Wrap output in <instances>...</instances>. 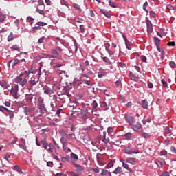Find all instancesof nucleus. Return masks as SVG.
<instances>
[{"label":"nucleus","mask_w":176,"mask_h":176,"mask_svg":"<svg viewBox=\"0 0 176 176\" xmlns=\"http://www.w3.org/2000/svg\"><path fill=\"white\" fill-rule=\"evenodd\" d=\"M122 38L124 41V42H129V40H127V37L126 36V34L124 33H122Z\"/></svg>","instance_id":"47"},{"label":"nucleus","mask_w":176,"mask_h":176,"mask_svg":"<svg viewBox=\"0 0 176 176\" xmlns=\"http://www.w3.org/2000/svg\"><path fill=\"white\" fill-rule=\"evenodd\" d=\"M73 8H74V9H76V10H78V12H82V8H80V6H79L78 4L74 3Z\"/></svg>","instance_id":"18"},{"label":"nucleus","mask_w":176,"mask_h":176,"mask_svg":"<svg viewBox=\"0 0 176 176\" xmlns=\"http://www.w3.org/2000/svg\"><path fill=\"white\" fill-rule=\"evenodd\" d=\"M80 30L82 34L85 33V27L83 26V25H80Z\"/></svg>","instance_id":"45"},{"label":"nucleus","mask_w":176,"mask_h":176,"mask_svg":"<svg viewBox=\"0 0 176 176\" xmlns=\"http://www.w3.org/2000/svg\"><path fill=\"white\" fill-rule=\"evenodd\" d=\"M167 46H175V43L174 41H169L167 43Z\"/></svg>","instance_id":"46"},{"label":"nucleus","mask_w":176,"mask_h":176,"mask_svg":"<svg viewBox=\"0 0 176 176\" xmlns=\"http://www.w3.org/2000/svg\"><path fill=\"white\" fill-rule=\"evenodd\" d=\"M132 135H133V134H131V133H130V132H129V133H125V134L124 135V136L125 137V138H126V140L130 139Z\"/></svg>","instance_id":"32"},{"label":"nucleus","mask_w":176,"mask_h":176,"mask_svg":"<svg viewBox=\"0 0 176 176\" xmlns=\"http://www.w3.org/2000/svg\"><path fill=\"white\" fill-rule=\"evenodd\" d=\"M124 119L126 122L129 124V126H132L134 123H135V118L129 116V115H125Z\"/></svg>","instance_id":"2"},{"label":"nucleus","mask_w":176,"mask_h":176,"mask_svg":"<svg viewBox=\"0 0 176 176\" xmlns=\"http://www.w3.org/2000/svg\"><path fill=\"white\" fill-rule=\"evenodd\" d=\"M166 9H168V10H173V6H171L170 4L167 5Z\"/></svg>","instance_id":"62"},{"label":"nucleus","mask_w":176,"mask_h":176,"mask_svg":"<svg viewBox=\"0 0 176 176\" xmlns=\"http://www.w3.org/2000/svg\"><path fill=\"white\" fill-rule=\"evenodd\" d=\"M52 54L49 55L50 58H58L60 57V54L56 49H53L51 51Z\"/></svg>","instance_id":"5"},{"label":"nucleus","mask_w":176,"mask_h":176,"mask_svg":"<svg viewBox=\"0 0 176 176\" xmlns=\"http://www.w3.org/2000/svg\"><path fill=\"white\" fill-rule=\"evenodd\" d=\"M118 67H120V68H124L126 67V65L122 62H120L118 63Z\"/></svg>","instance_id":"49"},{"label":"nucleus","mask_w":176,"mask_h":176,"mask_svg":"<svg viewBox=\"0 0 176 176\" xmlns=\"http://www.w3.org/2000/svg\"><path fill=\"white\" fill-rule=\"evenodd\" d=\"M161 82L163 85V87H167L168 86L167 82H166L164 80H162Z\"/></svg>","instance_id":"50"},{"label":"nucleus","mask_w":176,"mask_h":176,"mask_svg":"<svg viewBox=\"0 0 176 176\" xmlns=\"http://www.w3.org/2000/svg\"><path fill=\"white\" fill-rule=\"evenodd\" d=\"M102 58L103 61H104V63H111V60L107 56L102 57Z\"/></svg>","instance_id":"38"},{"label":"nucleus","mask_w":176,"mask_h":176,"mask_svg":"<svg viewBox=\"0 0 176 176\" xmlns=\"http://www.w3.org/2000/svg\"><path fill=\"white\" fill-rule=\"evenodd\" d=\"M10 93L12 95V97L15 99L19 98L18 92H19V85H15L14 87L9 90Z\"/></svg>","instance_id":"1"},{"label":"nucleus","mask_w":176,"mask_h":176,"mask_svg":"<svg viewBox=\"0 0 176 176\" xmlns=\"http://www.w3.org/2000/svg\"><path fill=\"white\" fill-rule=\"evenodd\" d=\"M146 25H147V32H152L153 31V27L152 25V22L149 19L146 20Z\"/></svg>","instance_id":"6"},{"label":"nucleus","mask_w":176,"mask_h":176,"mask_svg":"<svg viewBox=\"0 0 176 176\" xmlns=\"http://www.w3.org/2000/svg\"><path fill=\"white\" fill-rule=\"evenodd\" d=\"M125 45L128 50H131V43H130V41L125 42Z\"/></svg>","instance_id":"27"},{"label":"nucleus","mask_w":176,"mask_h":176,"mask_svg":"<svg viewBox=\"0 0 176 176\" xmlns=\"http://www.w3.org/2000/svg\"><path fill=\"white\" fill-rule=\"evenodd\" d=\"M0 86H1V87H5L6 89H8V87H9V85H8V82H6V80L0 81Z\"/></svg>","instance_id":"13"},{"label":"nucleus","mask_w":176,"mask_h":176,"mask_svg":"<svg viewBox=\"0 0 176 176\" xmlns=\"http://www.w3.org/2000/svg\"><path fill=\"white\" fill-rule=\"evenodd\" d=\"M27 21L29 22V23H32V21H34V18L31 17V16H28L27 17Z\"/></svg>","instance_id":"51"},{"label":"nucleus","mask_w":176,"mask_h":176,"mask_svg":"<svg viewBox=\"0 0 176 176\" xmlns=\"http://www.w3.org/2000/svg\"><path fill=\"white\" fill-rule=\"evenodd\" d=\"M0 111H1V112L4 113L5 111H6L8 112V111H9V109L2 105H0Z\"/></svg>","instance_id":"31"},{"label":"nucleus","mask_w":176,"mask_h":176,"mask_svg":"<svg viewBox=\"0 0 176 176\" xmlns=\"http://www.w3.org/2000/svg\"><path fill=\"white\" fill-rule=\"evenodd\" d=\"M28 75H27L25 78H24V79H23V80L21 82H20V85L21 86H22V87H24V86H25V84L27 83V82L28 81Z\"/></svg>","instance_id":"12"},{"label":"nucleus","mask_w":176,"mask_h":176,"mask_svg":"<svg viewBox=\"0 0 176 176\" xmlns=\"http://www.w3.org/2000/svg\"><path fill=\"white\" fill-rule=\"evenodd\" d=\"M135 160L136 159L135 158H127L126 162V163H130L131 164H135Z\"/></svg>","instance_id":"15"},{"label":"nucleus","mask_w":176,"mask_h":176,"mask_svg":"<svg viewBox=\"0 0 176 176\" xmlns=\"http://www.w3.org/2000/svg\"><path fill=\"white\" fill-rule=\"evenodd\" d=\"M39 82V78L37 76H32V77L29 80V83L31 86H36V83Z\"/></svg>","instance_id":"4"},{"label":"nucleus","mask_w":176,"mask_h":176,"mask_svg":"<svg viewBox=\"0 0 176 176\" xmlns=\"http://www.w3.org/2000/svg\"><path fill=\"white\" fill-rule=\"evenodd\" d=\"M161 176H170V173L168 172H165Z\"/></svg>","instance_id":"64"},{"label":"nucleus","mask_w":176,"mask_h":176,"mask_svg":"<svg viewBox=\"0 0 176 176\" xmlns=\"http://www.w3.org/2000/svg\"><path fill=\"white\" fill-rule=\"evenodd\" d=\"M10 49H12V50H19L20 47H19L17 45H14L10 47Z\"/></svg>","instance_id":"36"},{"label":"nucleus","mask_w":176,"mask_h":176,"mask_svg":"<svg viewBox=\"0 0 176 176\" xmlns=\"http://www.w3.org/2000/svg\"><path fill=\"white\" fill-rule=\"evenodd\" d=\"M102 141H103L104 144H108V142H109V139L107 138V132H105V131L103 132Z\"/></svg>","instance_id":"11"},{"label":"nucleus","mask_w":176,"mask_h":176,"mask_svg":"<svg viewBox=\"0 0 176 176\" xmlns=\"http://www.w3.org/2000/svg\"><path fill=\"white\" fill-rule=\"evenodd\" d=\"M146 6H148V2H145L143 4V10H144L145 12L148 13V10H146Z\"/></svg>","instance_id":"37"},{"label":"nucleus","mask_w":176,"mask_h":176,"mask_svg":"<svg viewBox=\"0 0 176 176\" xmlns=\"http://www.w3.org/2000/svg\"><path fill=\"white\" fill-rule=\"evenodd\" d=\"M67 173L71 174V175H72V176H79V175L75 172H67Z\"/></svg>","instance_id":"58"},{"label":"nucleus","mask_w":176,"mask_h":176,"mask_svg":"<svg viewBox=\"0 0 176 176\" xmlns=\"http://www.w3.org/2000/svg\"><path fill=\"white\" fill-rule=\"evenodd\" d=\"M17 82L20 85L23 82V78L21 77H17Z\"/></svg>","instance_id":"59"},{"label":"nucleus","mask_w":176,"mask_h":176,"mask_svg":"<svg viewBox=\"0 0 176 176\" xmlns=\"http://www.w3.org/2000/svg\"><path fill=\"white\" fill-rule=\"evenodd\" d=\"M60 135H61V137H66L67 136V133H65V131L64 130H60Z\"/></svg>","instance_id":"39"},{"label":"nucleus","mask_w":176,"mask_h":176,"mask_svg":"<svg viewBox=\"0 0 176 176\" xmlns=\"http://www.w3.org/2000/svg\"><path fill=\"white\" fill-rule=\"evenodd\" d=\"M60 3H61V5H65V6L68 7V3H67V1H65V0H62L60 1Z\"/></svg>","instance_id":"54"},{"label":"nucleus","mask_w":176,"mask_h":176,"mask_svg":"<svg viewBox=\"0 0 176 176\" xmlns=\"http://www.w3.org/2000/svg\"><path fill=\"white\" fill-rule=\"evenodd\" d=\"M38 109L41 113H46V112H47V110L46 109V107L45 106V103L43 102V100H39Z\"/></svg>","instance_id":"3"},{"label":"nucleus","mask_w":176,"mask_h":176,"mask_svg":"<svg viewBox=\"0 0 176 176\" xmlns=\"http://www.w3.org/2000/svg\"><path fill=\"white\" fill-rule=\"evenodd\" d=\"M45 94H50L51 89L49 87H46L43 89Z\"/></svg>","instance_id":"33"},{"label":"nucleus","mask_w":176,"mask_h":176,"mask_svg":"<svg viewBox=\"0 0 176 176\" xmlns=\"http://www.w3.org/2000/svg\"><path fill=\"white\" fill-rule=\"evenodd\" d=\"M25 100L28 102L32 101L34 100V94L26 95Z\"/></svg>","instance_id":"14"},{"label":"nucleus","mask_w":176,"mask_h":176,"mask_svg":"<svg viewBox=\"0 0 176 176\" xmlns=\"http://www.w3.org/2000/svg\"><path fill=\"white\" fill-rule=\"evenodd\" d=\"M154 41L155 42V45L157 46H159V45H160V39L157 37H154Z\"/></svg>","instance_id":"34"},{"label":"nucleus","mask_w":176,"mask_h":176,"mask_svg":"<svg viewBox=\"0 0 176 176\" xmlns=\"http://www.w3.org/2000/svg\"><path fill=\"white\" fill-rule=\"evenodd\" d=\"M32 110L28 107H25L23 112L25 113V115H26V116H28V113H30Z\"/></svg>","instance_id":"19"},{"label":"nucleus","mask_w":176,"mask_h":176,"mask_svg":"<svg viewBox=\"0 0 176 176\" xmlns=\"http://www.w3.org/2000/svg\"><path fill=\"white\" fill-rule=\"evenodd\" d=\"M60 142H61V144H63V148L64 149V148L65 147V144H67V142L64 141V139L61 138L60 140Z\"/></svg>","instance_id":"41"},{"label":"nucleus","mask_w":176,"mask_h":176,"mask_svg":"<svg viewBox=\"0 0 176 176\" xmlns=\"http://www.w3.org/2000/svg\"><path fill=\"white\" fill-rule=\"evenodd\" d=\"M122 166L124 168H126V170H128L130 173H133V170L131 168H129V165L124 162H122Z\"/></svg>","instance_id":"20"},{"label":"nucleus","mask_w":176,"mask_h":176,"mask_svg":"<svg viewBox=\"0 0 176 176\" xmlns=\"http://www.w3.org/2000/svg\"><path fill=\"white\" fill-rule=\"evenodd\" d=\"M113 166H114L113 162H112V160H111L107 164L105 168H111V167H113Z\"/></svg>","instance_id":"28"},{"label":"nucleus","mask_w":176,"mask_h":176,"mask_svg":"<svg viewBox=\"0 0 176 176\" xmlns=\"http://www.w3.org/2000/svg\"><path fill=\"white\" fill-rule=\"evenodd\" d=\"M19 63H20V60H19L17 58L14 59L12 64V68L16 67V65H17V64H19Z\"/></svg>","instance_id":"22"},{"label":"nucleus","mask_w":176,"mask_h":176,"mask_svg":"<svg viewBox=\"0 0 176 176\" xmlns=\"http://www.w3.org/2000/svg\"><path fill=\"white\" fill-rule=\"evenodd\" d=\"M170 151L173 153H176V148L174 146L170 147Z\"/></svg>","instance_id":"60"},{"label":"nucleus","mask_w":176,"mask_h":176,"mask_svg":"<svg viewBox=\"0 0 176 176\" xmlns=\"http://www.w3.org/2000/svg\"><path fill=\"white\" fill-rule=\"evenodd\" d=\"M4 105H6V107H10V102L8 101H6L4 103Z\"/></svg>","instance_id":"63"},{"label":"nucleus","mask_w":176,"mask_h":176,"mask_svg":"<svg viewBox=\"0 0 176 176\" xmlns=\"http://www.w3.org/2000/svg\"><path fill=\"white\" fill-rule=\"evenodd\" d=\"M72 163H73V166H74V167H76L77 168L76 171H83V168H82L81 166L78 165L77 164H75L74 162H72Z\"/></svg>","instance_id":"17"},{"label":"nucleus","mask_w":176,"mask_h":176,"mask_svg":"<svg viewBox=\"0 0 176 176\" xmlns=\"http://www.w3.org/2000/svg\"><path fill=\"white\" fill-rule=\"evenodd\" d=\"M47 166L48 167H53V162H52V161L47 162Z\"/></svg>","instance_id":"53"},{"label":"nucleus","mask_w":176,"mask_h":176,"mask_svg":"<svg viewBox=\"0 0 176 176\" xmlns=\"http://www.w3.org/2000/svg\"><path fill=\"white\" fill-rule=\"evenodd\" d=\"M142 127V126L141 125V123H140V122H138L136 124H133L131 129L133 131H138V130H141Z\"/></svg>","instance_id":"7"},{"label":"nucleus","mask_w":176,"mask_h":176,"mask_svg":"<svg viewBox=\"0 0 176 176\" xmlns=\"http://www.w3.org/2000/svg\"><path fill=\"white\" fill-rule=\"evenodd\" d=\"M41 143L43 145L44 149H47V142H46V138H44L43 140H41Z\"/></svg>","instance_id":"16"},{"label":"nucleus","mask_w":176,"mask_h":176,"mask_svg":"<svg viewBox=\"0 0 176 176\" xmlns=\"http://www.w3.org/2000/svg\"><path fill=\"white\" fill-rule=\"evenodd\" d=\"M169 65L170 67H171V68H175V62L174 61H170L169 63Z\"/></svg>","instance_id":"43"},{"label":"nucleus","mask_w":176,"mask_h":176,"mask_svg":"<svg viewBox=\"0 0 176 176\" xmlns=\"http://www.w3.org/2000/svg\"><path fill=\"white\" fill-rule=\"evenodd\" d=\"M150 16L151 17H156V13H155L153 11H150Z\"/></svg>","instance_id":"56"},{"label":"nucleus","mask_w":176,"mask_h":176,"mask_svg":"<svg viewBox=\"0 0 176 176\" xmlns=\"http://www.w3.org/2000/svg\"><path fill=\"white\" fill-rule=\"evenodd\" d=\"M16 141H19V138L14 137L12 141L11 142V144H16Z\"/></svg>","instance_id":"52"},{"label":"nucleus","mask_w":176,"mask_h":176,"mask_svg":"<svg viewBox=\"0 0 176 176\" xmlns=\"http://www.w3.org/2000/svg\"><path fill=\"white\" fill-rule=\"evenodd\" d=\"M148 100H144L141 102L140 105H142V108L144 109H148Z\"/></svg>","instance_id":"10"},{"label":"nucleus","mask_w":176,"mask_h":176,"mask_svg":"<svg viewBox=\"0 0 176 176\" xmlns=\"http://www.w3.org/2000/svg\"><path fill=\"white\" fill-rule=\"evenodd\" d=\"M92 105V109H97V107H98V104L97 103V101L94 100L91 103Z\"/></svg>","instance_id":"24"},{"label":"nucleus","mask_w":176,"mask_h":176,"mask_svg":"<svg viewBox=\"0 0 176 176\" xmlns=\"http://www.w3.org/2000/svg\"><path fill=\"white\" fill-rule=\"evenodd\" d=\"M102 104L104 107L105 111H107V109H109V108L108 107H109V102L107 104L106 102H103Z\"/></svg>","instance_id":"29"},{"label":"nucleus","mask_w":176,"mask_h":176,"mask_svg":"<svg viewBox=\"0 0 176 176\" xmlns=\"http://www.w3.org/2000/svg\"><path fill=\"white\" fill-rule=\"evenodd\" d=\"M56 51L58 50V52H63V49L60 47V46H57L55 49Z\"/></svg>","instance_id":"61"},{"label":"nucleus","mask_w":176,"mask_h":176,"mask_svg":"<svg viewBox=\"0 0 176 176\" xmlns=\"http://www.w3.org/2000/svg\"><path fill=\"white\" fill-rule=\"evenodd\" d=\"M113 174H120L122 173V168L121 167H117L113 171Z\"/></svg>","instance_id":"21"},{"label":"nucleus","mask_w":176,"mask_h":176,"mask_svg":"<svg viewBox=\"0 0 176 176\" xmlns=\"http://www.w3.org/2000/svg\"><path fill=\"white\" fill-rule=\"evenodd\" d=\"M60 67H63V65L59 63H55V65L54 66V68H60Z\"/></svg>","instance_id":"57"},{"label":"nucleus","mask_w":176,"mask_h":176,"mask_svg":"<svg viewBox=\"0 0 176 176\" xmlns=\"http://www.w3.org/2000/svg\"><path fill=\"white\" fill-rule=\"evenodd\" d=\"M36 12H37V13H39V14H45V11L39 10V8H37L36 10Z\"/></svg>","instance_id":"42"},{"label":"nucleus","mask_w":176,"mask_h":176,"mask_svg":"<svg viewBox=\"0 0 176 176\" xmlns=\"http://www.w3.org/2000/svg\"><path fill=\"white\" fill-rule=\"evenodd\" d=\"M14 170L15 171H17V173H19V174H23V171L21 170V169H20V167L17 165L14 166Z\"/></svg>","instance_id":"23"},{"label":"nucleus","mask_w":176,"mask_h":176,"mask_svg":"<svg viewBox=\"0 0 176 176\" xmlns=\"http://www.w3.org/2000/svg\"><path fill=\"white\" fill-rule=\"evenodd\" d=\"M142 137H143V138H149V134L147 133H143L142 134Z\"/></svg>","instance_id":"44"},{"label":"nucleus","mask_w":176,"mask_h":176,"mask_svg":"<svg viewBox=\"0 0 176 176\" xmlns=\"http://www.w3.org/2000/svg\"><path fill=\"white\" fill-rule=\"evenodd\" d=\"M70 156H71L72 159H74V160H78L79 159L78 157V155H76L74 153H72L70 154Z\"/></svg>","instance_id":"30"},{"label":"nucleus","mask_w":176,"mask_h":176,"mask_svg":"<svg viewBox=\"0 0 176 176\" xmlns=\"http://www.w3.org/2000/svg\"><path fill=\"white\" fill-rule=\"evenodd\" d=\"M36 25H38L39 27H43L45 25H47V23L45 22H38Z\"/></svg>","instance_id":"35"},{"label":"nucleus","mask_w":176,"mask_h":176,"mask_svg":"<svg viewBox=\"0 0 176 176\" xmlns=\"http://www.w3.org/2000/svg\"><path fill=\"white\" fill-rule=\"evenodd\" d=\"M100 13H102V14H104V16L107 17V19L111 18V14H109V12L107 10H105V9H100Z\"/></svg>","instance_id":"8"},{"label":"nucleus","mask_w":176,"mask_h":176,"mask_svg":"<svg viewBox=\"0 0 176 176\" xmlns=\"http://www.w3.org/2000/svg\"><path fill=\"white\" fill-rule=\"evenodd\" d=\"M171 134H173V133L171 132V130H170V128L168 126H166L165 128V132H164L165 137H170Z\"/></svg>","instance_id":"9"},{"label":"nucleus","mask_w":176,"mask_h":176,"mask_svg":"<svg viewBox=\"0 0 176 176\" xmlns=\"http://www.w3.org/2000/svg\"><path fill=\"white\" fill-rule=\"evenodd\" d=\"M7 112L8 113V116L10 119H13L14 118V113H13V111H12V110H8L7 111Z\"/></svg>","instance_id":"25"},{"label":"nucleus","mask_w":176,"mask_h":176,"mask_svg":"<svg viewBox=\"0 0 176 176\" xmlns=\"http://www.w3.org/2000/svg\"><path fill=\"white\" fill-rule=\"evenodd\" d=\"M109 3V6H111V8H116V3L115 2H112V1Z\"/></svg>","instance_id":"48"},{"label":"nucleus","mask_w":176,"mask_h":176,"mask_svg":"<svg viewBox=\"0 0 176 176\" xmlns=\"http://www.w3.org/2000/svg\"><path fill=\"white\" fill-rule=\"evenodd\" d=\"M133 153H135V154L140 153V151L137 150L135 151H131L129 150V152H128V155H133Z\"/></svg>","instance_id":"40"},{"label":"nucleus","mask_w":176,"mask_h":176,"mask_svg":"<svg viewBox=\"0 0 176 176\" xmlns=\"http://www.w3.org/2000/svg\"><path fill=\"white\" fill-rule=\"evenodd\" d=\"M148 87L149 89H153V83H152L151 82H148Z\"/></svg>","instance_id":"55"},{"label":"nucleus","mask_w":176,"mask_h":176,"mask_svg":"<svg viewBox=\"0 0 176 176\" xmlns=\"http://www.w3.org/2000/svg\"><path fill=\"white\" fill-rule=\"evenodd\" d=\"M13 39H14V36L13 35V32H11L8 36V41L10 42V41H13Z\"/></svg>","instance_id":"26"}]
</instances>
